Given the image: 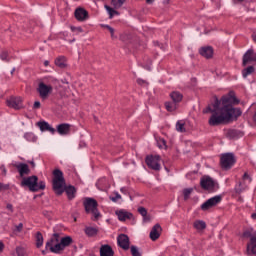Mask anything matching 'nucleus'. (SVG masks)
<instances>
[{
	"instance_id": "obj_1",
	"label": "nucleus",
	"mask_w": 256,
	"mask_h": 256,
	"mask_svg": "<svg viewBox=\"0 0 256 256\" xmlns=\"http://www.w3.org/2000/svg\"><path fill=\"white\" fill-rule=\"evenodd\" d=\"M203 113H211L208 123L211 127H217L225 123V96L221 99L214 97L213 102L207 106Z\"/></svg>"
},
{
	"instance_id": "obj_2",
	"label": "nucleus",
	"mask_w": 256,
	"mask_h": 256,
	"mask_svg": "<svg viewBox=\"0 0 256 256\" xmlns=\"http://www.w3.org/2000/svg\"><path fill=\"white\" fill-rule=\"evenodd\" d=\"M53 189L56 195H63L65 191L68 199H73L75 197V187L65 185V178L63 177V171L55 169L53 171Z\"/></svg>"
},
{
	"instance_id": "obj_3",
	"label": "nucleus",
	"mask_w": 256,
	"mask_h": 256,
	"mask_svg": "<svg viewBox=\"0 0 256 256\" xmlns=\"http://www.w3.org/2000/svg\"><path fill=\"white\" fill-rule=\"evenodd\" d=\"M73 243L71 236H65L61 238V234L54 233L50 240L46 242V249H49L51 253H61L65 250V247H69Z\"/></svg>"
},
{
	"instance_id": "obj_4",
	"label": "nucleus",
	"mask_w": 256,
	"mask_h": 256,
	"mask_svg": "<svg viewBox=\"0 0 256 256\" xmlns=\"http://www.w3.org/2000/svg\"><path fill=\"white\" fill-rule=\"evenodd\" d=\"M241 115H243L241 108L225 105V125H231L239 121Z\"/></svg>"
},
{
	"instance_id": "obj_5",
	"label": "nucleus",
	"mask_w": 256,
	"mask_h": 256,
	"mask_svg": "<svg viewBox=\"0 0 256 256\" xmlns=\"http://www.w3.org/2000/svg\"><path fill=\"white\" fill-rule=\"evenodd\" d=\"M86 213L92 215V221H99L101 219V212H99L97 200L93 198H86L83 202Z\"/></svg>"
},
{
	"instance_id": "obj_6",
	"label": "nucleus",
	"mask_w": 256,
	"mask_h": 256,
	"mask_svg": "<svg viewBox=\"0 0 256 256\" xmlns=\"http://www.w3.org/2000/svg\"><path fill=\"white\" fill-rule=\"evenodd\" d=\"M200 186L204 189V191H209V193H213V191H217L219 189V185L213 178L210 176H203L200 179Z\"/></svg>"
},
{
	"instance_id": "obj_7",
	"label": "nucleus",
	"mask_w": 256,
	"mask_h": 256,
	"mask_svg": "<svg viewBox=\"0 0 256 256\" xmlns=\"http://www.w3.org/2000/svg\"><path fill=\"white\" fill-rule=\"evenodd\" d=\"M145 161L147 166L153 169V171H161V156H147Z\"/></svg>"
},
{
	"instance_id": "obj_8",
	"label": "nucleus",
	"mask_w": 256,
	"mask_h": 256,
	"mask_svg": "<svg viewBox=\"0 0 256 256\" xmlns=\"http://www.w3.org/2000/svg\"><path fill=\"white\" fill-rule=\"evenodd\" d=\"M221 201H223V197L221 195L214 196V197L206 200L201 205V209H202V211H209V209H213V207H216V205H219V203H221Z\"/></svg>"
},
{
	"instance_id": "obj_9",
	"label": "nucleus",
	"mask_w": 256,
	"mask_h": 256,
	"mask_svg": "<svg viewBox=\"0 0 256 256\" xmlns=\"http://www.w3.org/2000/svg\"><path fill=\"white\" fill-rule=\"evenodd\" d=\"M37 181H39V178L37 176H30L22 179L21 186L27 187L32 191L33 193L37 192Z\"/></svg>"
},
{
	"instance_id": "obj_10",
	"label": "nucleus",
	"mask_w": 256,
	"mask_h": 256,
	"mask_svg": "<svg viewBox=\"0 0 256 256\" xmlns=\"http://www.w3.org/2000/svg\"><path fill=\"white\" fill-rule=\"evenodd\" d=\"M37 91L41 97V99L45 100L49 97V95H51V93L53 92V86L51 85H47L43 82H41L37 88Z\"/></svg>"
},
{
	"instance_id": "obj_11",
	"label": "nucleus",
	"mask_w": 256,
	"mask_h": 256,
	"mask_svg": "<svg viewBox=\"0 0 256 256\" xmlns=\"http://www.w3.org/2000/svg\"><path fill=\"white\" fill-rule=\"evenodd\" d=\"M6 103L11 109H15L16 111L23 109V99L21 97H11Z\"/></svg>"
},
{
	"instance_id": "obj_12",
	"label": "nucleus",
	"mask_w": 256,
	"mask_h": 256,
	"mask_svg": "<svg viewBox=\"0 0 256 256\" xmlns=\"http://www.w3.org/2000/svg\"><path fill=\"white\" fill-rule=\"evenodd\" d=\"M235 163H237V157L234 153H226L225 154V171H231L233 167H235Z\"/></svg>"
},
{
	"instance_id": "obj_13",
	"label": "nucleus",
	"mask_w": 256,
	"mask_h": 256,
	"mask_svg": "<svg viewBox=\"0 0 256 256\" xmlns=\"http://www.w3.org/2000/svg\"><path fill=\"white\" fill-rule=\"evenodd\" d=\"M239 103H241V101L235 96V92L233 91H230L225 97V105L228 107H235V105H239Z\"/></svg>"
},
{
	"instance_id": "obj_14",
	"label": "nucleus",
	"mask_w": 256,
	"mask_h": 256,
	"mask_svg": "<svg viewBox=\"0 0 256 256\" xmlns=\"http://www.w3.org/2000/svg\"><path fill=\"white\" fill-rule=\"evenodd\" d=\"M13 167L17 169L20 177H25V175H29V173H31V169H29V165L25 163H15L13 164Z\"/></svg>"
},
{
	"instance_id": "obj_15",
	"label": "nucleus",
	"mask_w": 256,
	"mask_h": 256,
	"mask_svg": "<svg viewBox=\"0 0 256 256\" xmlns=\"http://www.w3.org/2000/svg\"><path fill=\"white\" fill-rule=\"evenodd\" d=\"M117 243L121 249L127 251L129 249V236L126 234H120L117 238Z\"/></svg>"
},
{
	"instance_id": "obj_16",
	"label": "nucleus",
	"mask_w": 256,
	"mask_h": 256,
	"mask_svg": "<svg viewBox=\"0 0 256 256\" xmlns=\"http://www.w3.org/2000/svg\"><path fill=\"white\" fill-rule=\"evenodd\" d=\"M251 61H256V52L253 50V48H250L247 50V52L243 56V66L245 67L247 63H250Z\"/></svg>"
},
{
	"instance_id": "obj_17",
	"label": "nucleus",
	"mask_w": 256,
	"mask_h": 256,
	"mask_svg": "<svg viewBox=\"0 0 256 256\" xmlns=\"http://www.w3.org/2000/svg\"><path fill=\"white\" fill-rule=\"evenodd\" d=\"M74 15L77 21H87L89 19V12L83 8H77Z\"/></svg>"
},
{
	"instance_id": "obj_18",
	"label": "nucleus",
	"mask_w": 256,
	"mask_h": 256,
	"mask_svg": "<svg viewBox=\"0 0 256 256\" xmlns=\"http://www.w3.org/2000/svg\"><path fill=\"white\" fill-rule=\"evenodd\" d=\"M161 231H162L161 225L159 224L154 225L152 227V230L150 231V239L152 241H157V239L161 237Z\"/></svg>"
},
{
	"instance_id": "obj_19",
	"label": "nucleus",
	"mask_w": 256,
	"mask_h": 256,
	"mask_svg": "<svg viewBox=\"0 0 256 256\" xmlns=\"http://www.w3.org/2000/svg\"><path fill=\"white\" fill-rule=\"evenodd\" d=\"M56 131L57 133H59V135H69V133H71V125L67 124V123H63V124H59L56 127Z\"/></svg>"
},
{
	"instance_id": "obj_20",
	"label": "nucleus",
	"mask_w": 256,
	"mask_h": 256,
	"mask_svg": "<svg viewBox=\"0 0 256 256\" xmlns=\"http://www.w3.org/2000/svg\"><path fill=\"white\" fill-rule=\"evenodd\" d=\"M40 131L44 132V131H49V133H51L52 135H55V128L51 127V125L45 121H40L37 123Z\"/></svg>"
},
{
	"instance_id": "obj_21",
	"label": "nucleus",
	"mask_w": 256,
	"mask_h": 256,
	"mask_svg": "<svg viewBox=\"0 0 256 256\" xmlns=\"http://www.w3.org/2000/svg\"><path fill=\"white\" fill-rule=\"evenodd\" d=\"M246 255L256 256V238H252V240L247 244Z\"/></svg>"
},
{
	"instance_id": "obj_22",
	"label": "nucleus",
	"mask_w": 256,
	"mask_h": 256,
	"mask_svg": "<svg viewBox=\"0 0 256 256\" xmlns=\"http://www.w3.org/2000/svg\"><path fill=\"white\" fill-rule=\"evenodd\" d=\"M199 53L202 57H205V59H211L213 57V47L204 46L200 48Z\"/></svg>"
},
{
	"instance_id": "obj_23",
	"label": "nucleus",
	"mask_w": 256,
	"mask_h": 256,
	"mask_svg": "<svg viewBox=\"0 0 256 256\" xmlns=\"http://www.w3.org/2000/svg\"><path fill=\"white\" fill-rule=\"evenodd\" d=\"M115 252L113 251V248H111L110 245H102L100 247V256H114Z\"/></svg>"
},
{
	"instance_id": "obj_24",
	"label": "nucleus",
	"mask_w": 256,
	"mask_h": 256,
	"mask_svg": "<svg viewBox=\"0 0 256 256\" xmlns=\"http://www.w3.org/2000/svg\"><path fill=\"white\" fill-rule=\"evenodd\" d=\"M243 132L236 129H229L226 133L227 139H239L243 137Z\"/></svg>"
},
{
	"instance_id": "obj_25",
	"label": "nucleus",
	"mask_w": 256,
	"mask_h": 256,
	"mask_svg": "<svg viewBox=\"0 0 256 256\" xmlns=\"http://www.w3.org/2000/svg\"><path fill=\"white\" fill-rule=\"evenodd\" d=\"M116 215L118 216L119 221H127V219H132L133 217L132 213L123 210L116 212Z\"/></svg>"
},
{
	"instance_id": "obj_26",
	"label": "nucleus",
	"mask_w": 256,
	"mask_h": 256,
	"mask_svg": "<svg viewBox=\"0 0 256 256\" xmlns=\"http://www.w3.org/2000/svg\"><path fill=\"white\" fill-rule=\"evenodd\" d=\"M170 97L174 103H181L183 101V94L181 92L174 91L170 94Z\"/></svg>"
},
{
	"instance_id": "obj_27",
	"label": "nucleus",
	"mask_w": 256,
	"mask_h": 256,
	"mask_svg": "<svg viewBox=\"0 0 256 256\" xmlns=\"http://www.w3.org/2000/svg\"><path fill=\"white\" fill-rule=\"evenodd\" d=\"M55 65H57V67H60V69H65V67H67V59L65 58V56H60L55 60Z\"/></svg>"
},
{
	"instance_id": "obj_28",
	"label": "nucleus",
	"mask_w": 256,
	"mask_h": 256,
	"mask_svg": "<svg viewBox=\"0 0 256 256\" xmlns=\"http://www.w3.org/2000/svg\"><path fill=\"white\" fill-rule=\"evenodd\" d=\"M253 73H255V67L248 66L242 70V77L247 79V77H249V75H253Z\"/></svg>"
},
{
	"instance_id": "obj_29",
	"label": "nucleus",
	"mask_w": 256,
	"mask_h": 256,
	"mask_svg": "<svg viewBox=\"0 0 256 256\" xmlns=\"http://www.w3.org/2000/svg\"><path fill=\"white\" fill-rule=\"evenodd\" d=\"M193 226L195 229H197V231H203V229L207 228V224L205 223V221L202 220H196Z\"/></svg>"
},
{
	"instance_id": "obj_30",
	"label": "nucleus",
	"mask_w": 256,
	"mask_h": 256,
	"mask_svg": "<svg viewBox=\"0 0 256 256\" xmlns=\"http://www.w3.org/2000/svg\"><path fill=\"white\" fill-rule=\"evenodd\" d=\"M104 7H105L110 19H113V17H115V15H119V12H117V10L111 8L110 6L105 5Z\"/></svg>"
},
{
	"instance_id": "obj_31",
	"label": "nucleus",
	"mask_w": 256,
	"mask_h": 256,
	"mask_svg": "<svg viewBox=\"0 0 256 256\" xmlns=\"http://www.w3.org/2000/svg\"><path fill=\"white\" fill-rule=\"evenodd\" d=\"M245 189H247V184L245 182H240L239 185H237L235 187V191L238 194L243 193V191H245Z\"/></svg>"
},
{
	"instance_id": "obj_32",
	"label": "nucleus",
	"mask_w": 256,
	"mask_h": 256,
	"mask_svg": "<svg viewBox=\"0 0 256 256\" xmlns=\"http://www.w3.org/2000/svg\"><path fill=\"white\" fill-rule=\"evenodd\" d=\"M24 138L26 141H30L32 143H35V141H37V136H35V134L31 132L25 133Z\"/></svg>"
},
{
	"instance_id": "obj_33",
	"label": "nucleus",
	"mask_w": 256,
	"mask_h": 256,
	"mask_svg": "<svg viewBox=\"0 0 256 256\" xmlns=\"http://www.w3.org/2000/svg\"><path fill=\"white\" fill-rule=\"evenodd\" d=\"M244 237H250V241L254 238L256 239V232L253 228H250L244 232Z\"/></svg>"
},
{
	"instance_id": "obj_34",
	"label": "nucleus",
	"mask_w": 256,
	"mask_h": 256,
	"mask_svg": "<svg viewBox=\"0 0 256 256\" xmlns=\"http://www.w3.org/2000/svg\"><path fill=\"white\" fill-rule=\"evenodd\" d=\"M165 107L167 111L173 112L177 109V103L176 102H166Z\"/></svg>"
},
{
	"instance_id": "obj_35",
	"label": "nucleus",
	"mask_w": 256,
	"mask_h": 256,
	"mask_svg": "<svg viewBox=\"0 0 256 256\" xmlns=\"http://www.w3.org/2000/svg\"><path fill=\"white\" fill-rule=\"evenodd\" d=\"M36 246L43 247V234L41 232L36 233Z\"/></svg>"
},
{
	"instance_id": "obj_36",
	"label": "nucleus",
	"mask_w": 256,
	"mask_h": 256,
	"mask_svg": "<svg viewBox=\"0 0 256 256\" xmlns=\"http://www.w3.org/2000/svg\"><path fill=\"white\" fill-rule=\"evenodd\" d=\"M176 131H178V133H185V131H187L185 129V123H183V121H178L176 123Z\"/></svg>"
},
{
	"instance_id": "obj_37",
	"label": "nucleus",
	"mask_w": 256,
	"mask_h": 256,
	"mask_svg": "<svg viewBox=\"0 0 256 256\" xmlns=\"http://www.w3.org/2000/svg\"><path fill=\"white\" fill-rule=\"evenodd\" d=\"M123 3L125 0H112L111 5H113L114 9H121L123 7Z\"/></svg>"
},
{
	"instance_id": "obj_38",
	"label": "nucleus",
	"mask_w": 256,
	"mask_h": 256,
	"mask_svg": "<svg viewBox=\"0 0 256 256\" xmlns=\"http://www.w3.org/2000/svg\"><path fill=\"white\" fill-rule=\"evenodd\" d=\"M85 233L88 237H93V235H97V229L94 227H87Z\"/></svg>"
},
{
	"instance_id": "obj_39",
	"label": "nucleus",
	"mask_w": 256,
	"mask_h": 256,
	"mask_svg": "<svg viewBox=\"0 0 256 256\" xmlns=\"http://www.w3.org/2000/svg\"><path fill=\"white\" fill-rule=\"evenodd\" d=\"M192 193H193V188H185L183 190L184 201H187V199H189Z\"/></svg>"
},
{
	"instance_id": "obj_40",
	"label": "nucleus",
	"mask_w": 256,
	"mask_h": 256,
	"mask_svg": "<svg viewBox=\"0 0 256 256\" xmlns=\"http://www.w3.org/2000/svg\"><path fill=\"white\" fill-rule=\"evenodd\" d=\"M130 251H131L132 256H141V253H140L139 248L137 246H131Z\"/></svg>"
},
{
	"instance_id": "obj_41",
	"label": "nucleus",
	"mask_w": 256,
	"mask_h": 256,
	"mask_svg": "<svg viewBox=\"0 0 256 256\" xmlns=\"http://www.w3.org/2000/svg\"><path fill=\"white\" fill-rule=\"evenodd\" d=\"M14 256H25V249L21 246L16 247V253Z\"/></svg>"
},
{
	"instance_id": "obj_42",
	"label": "nucleus",
	"mask_w": 256,
	"mask_h": 256,
	"mask_svg": "<svg viewBox=\"0 0 256 256\" xmlns=\"http://www.w3.org/2000/svg\"><path fill=\"white\" fill-rule=\"evenodd\" d=\"M6 209H7V215L11 216L15 212V209L13 208V204L7 203L6 204Z\"/></svg>"
},
{
	"instance_id": "obj_43",
	"label": "nucleus",
	"mask_w": 256,
	"mask_h": 256,
	"mask_svg": "<svg viewBox=\"0 0 256 256\" xmlns=\"http://www.w3.org/2000/svg\"><path fill=\"white\" fill-rule=\"evenodd\" d=\"M9 52L7 51H2L1 54H0V59L2 61H9Z\"/></svg>"
},
{
	"instance_id": "obj_44",
	"label": "nucleus",
	"mask_w": 256,
	"mask_h": 256,
	"mask_svg": "<svg viewBox=\"0 0 256 256\" xmlns=\"http://www.w3.org/2000/svg\"><path fill=\"white\" fill-rule=\"evenodd\" d=\"M158 147H159L160 149H163V147H167V142L165 141V139L160 138V139L158 140Z\"/></svg>"
},
{
	"instance_id": "obj_45",
	"label": "nucleus",
	"mask_w": 256,
	"mask_h": 256,
	"mask_svg": "<svg viewBox=\"0 0 256 256\" xmlns=\"http://www.w3.org/2000/svg\"><path fill=\"white\" fill-rule=\"evenodd\" d=\"M45 189V182L44 181H40L39 183H36V191H40Z\"/></svg>"
},
{
	"instance_id": "obj_46",
	"label": "nucleus",
	"mask_w": 256,
	"mask_h": 256,
	"mask_svg": "<svg viewBox=\"0 0 256 256\" xmlns=\"http://www.w3.org/2000/svg\"><path fill=\"white\" fill-rule=\"evenodd\" d=\"M251 183L252 179H251V176H249V174L247 172L244 173L243 175V183Z\"/></svg>"
},
{
	"instance_id": "obj_47",
	"label": "nucleus",
	"mask_w": 256,
	"mask_h": 256,
	"mask_svg": "<svg viewBox=\"0 0 256 256\" xmlns=\"http://www.w3.org/2000/svg\"><path fill=\"white\" fill-rule=\"evenodd\" d=\"M23 231V223L15 226L14 233H21Z\"/></svg>"
},
{
	"instance_id": "obj_48",
	"label": "nucleus",
	"mask_w": 256,
	"mask_h": 256,
	"mask_svg": "<svg viewBox=\"0 0 256 256\" xmlns=\"http://www.w3.org/2000/svg\"><path fill=\"white\" fill-rule=\"evenodd\" d=\"M138 213H140V215H142V217H145L147 215V209H145V207H139Z\"/></svg>"
},
{
	"instance_id": "obj_49",
	"label": "nucleus",
	"mask_w": 256,
	"mask_h": 256,
	"mask_svg": "<svg viewBox=\"0 0 256 256\" xmlns=\"http://www.w3.org/2000/svg\"><path fill=\"white\" fill-rule=\"evenodd\" d=\"M220 165L222 169H225V154H221Z\"/></svg>"
},
{
	"instance_id": "obj_50",
	"label": "nucleus",
	"mask_w": 256,
	"mask_h": 256,
	"mask_svg": "<svg viewBox=\"0 0 256 256\" xmlns=\"http://www.w3.org/2000/svg\"><path fill=\"white\" fill-rule=\"evenodd\" d=\"M111 201H113V203H117V201H119V199H121V195L119 193H116L115 197H110Z\"/></svg>"
},
{
	"instance_id": "obj_51",
	"label": "nucleus",
	"mask_w": 256,
	"mask_h": 256,
	"mask_svg": "<svg viewBox=\"0 0 256 256\" xmlns=\"http://www.w3.org/2000/svg\"><path fill=\"white\" fill-rule=\"evenodd\" d=\"M9 189V184L0 183V191H7Z\"/></svg>"
},
{
	"instance_id": "obj_52",
	"label": "nucleus",
	"mask_w": 256,
	"mask_h": 256,
	"mask_svg": "<svg viewBox=\"0 0 256 256\" xmlns=\"http://www.w3.org/2000/svg\"><path fill=\"white\" fill-rule=\"evenodd\" d=\"M105 28L108 29V31L111 33V37H114L115 35V29H113L111 26L109 25H105Z\"/></svg>"
},
{
	"instance_id": "obj_53",
	"label": "nucleus",
	"mask_w": 256,
	"mask_h": 256,
	"mask_svg": "<svg viewBox=\"0 0 256 256\" xmlns=\"http://www.w3.org/2000/svg\"><path fill=\"white\" fill-rule=\"evenodd\" d=\"M137 83H138V85H149V83H147V81H145L141 78L137 79Z\"/></svg>"
},
{
	"instance_id": "obj_54",
	"label": "nucleus",
	"mask_w": 256,
	"mask_h": 256,
	"mask_svg": "<svg viewBox=\"0 0 256 256\" xmlns=\"http://www.w3.org/2000/svg\"><path fill=\"white\" fill-rule=\"evenodd\" d=\"M71 31H78L79 33H83V28L72 26Z\"/></svg>"
},
{
	"instance_id": "obj_55",
	"label": "nucleus",
	"mask_w": 256,
	"mask_h": 256,
	"mask_svg": "<svg viewBox=\"0 0 256 256\" xmlns=\"http://www.w3.org/2000/svg\"><path fill=\"white\" fill-rule=\"evenodd\" d=\"M143 217V221L144 223H149V221H151V216L150 215H145V216H142Z\"/></svg>"
},
{
	"instance_id": "obj_56",
	"label": "nucleus",
	"mask_w": 256,
	"mask_h": 256,
	"mask_svg": "<svg viewBox=\"0 0 256 256\" xmlns=\"http://www.w3.org/2000/svg\"><path fill=\"white\" fill-rule=\"evenodd\" d=\"M0 170L2 171L3 175H7V169L5 168V165H1Z\"/></svg>"
},
{
	"instance_id": "obj_57",
	"label": "nucleus",
	"mask_w": 256,
	"mask_h": 256,
	"mask_svg": "<svg viewBox=\"0 0 256 256\" xmlns=\"http://www.w3.org/2000/svg\"><path fill=\"white\" fill-rule=\"evenodd\" d=\"M34 109H39V107H41V102H39V101H36V102H34Z\"/></svg>"
},
{
	"instance_id": "obj_58",
	"label": "nucleus",
	"mask_w": 256,
	"mask_h": 256,
	"mask_svg": "<svg viewBox=\"0 0 256 256\" xmlns=\"http://www.w3.org/2000/svg\"><path fill=\"white\" fill-rule=\"evenodd\" d=\"M5 249V244L3 242H0V253Z\"/></svg>"
},
{
	"instance_id": "obj_59",
	"label": "nucleus",
	"mask_w": 256,
	"mask_h": 256,
	"mask_svg": "<svg viewBox=\"0 0 256 256\" xmlns=\"http://www.w3.org/2000/svg\"><path fill=\"white\" fill-rule=\"evenodd\" d=\"M120 191L121 193H127V188H121Z\"/></svg>"
},
{
	"instance_id": "obj_60",
	"label": "nucleus",
	"mask_w": 256,
	"mask_h": 256,
	"mask_svg": "<svg viewBox=\"0 0 256 256\" xmlns=\"http://www.w3.org/2000/svg\"><path fill=\"white\" fill-rule=\"evenodd\" d=\"M28 163H30V165L35 168V162L34 161H29Z\"/></svg>"
},
{
	"instance_id": "obj_61",
	"label": "nucleus",
	"mask_w": 256,
	"mask_h": 256,
	"mask_svg": "<svg viewBox=\"0 0 256 256\" xmlns=\"http://www.w3.org/2000/svg\"><path fill=\"white\" fill-rule=\"evenodd\" d=\"M44 65L45 67H49V61L48 60L44 61Z\"/></svg>"
},
{
	"instance_id": "obj_62",
	"label": "nucleus",
	"mask_w": 256,
	"mask_h": 256,
	"mask_svg": "<svg viewBox=\"0 0 256 256\" xmlns=\"http://www.w3.org/2000/svg\"><path fill=\"white\" fill-rule=\"evenodd\" d=\"M164 5H169V0H163Z\"/></svg>"
},
{
	"instance_id": "obj_63",
	"label": "nucleus",
	"mask_w": 256,
	"mask_h": 256,
	"mask_svg": "<svg viewBox=\"0 0 256 256\" xmlns=\"http://www.w3.org/2000/svg\"><path fill=\"white\" fill-rule=\"evenodd\" d=\"M155 0H146L147 3H153Z\"/></svg>"
},
{
	"instance_id": "obj_64",
	"label": "nucleus",
	"mask_w": 256,
	"mask_h": 256,
	"mask_svg": "<svg viewBox=\"0 0 256 256\" xmlns=\"http://www.w3.org/2000/svg\"><path fill=\"white\" fill-rule=\"evenodd\" d=\"M15 73V68H13L12 70H11V75H13Z\"/></svg>"
}]
</instances>
